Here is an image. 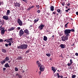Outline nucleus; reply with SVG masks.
<instances>
[{
    "mask_svg": "<svg viewBox=\"0 0 78 78\" xmlns=\"http://www.w3.org/2000/svg\"><path fill=\"white\" fill-rule=\"evenodd\" d=\"M75 77H76V75H73L72 76V78H75Z\"/></svg>",
    "mask_w": 78,
    "mask_h": 78,
    "instance_id": "29",
    "label": "nucleus"
},
{
    "mask_svg": "<svg viewBox=\"0 0 78 78\" xmlns=\"http://www.w3.org/2000/svg\"><path fill=\"white\" fill-rule=\"evenodd\" d=\"M60 77H61V78H62L63 77V76H60Z\"/></svg>",
    "mask_w": 78,
    "mask_h": 78,
    "instance_id": "56",
    "label": "nucleus"
},
{
    "mask_svg": "<svg viewBox=\"0 0 78 78\" xmlns=\"http://www.w3.org/2000/svg\"><path fill=\"white\" fill-rule=\"evenodd\" d=\"M2 26L0 27V30H2Z\"/></svg>",
    "mask_w": 78,
    "mask_h": 78,
    "instance_id": "46",
    "label": "nucleus"
},
{
    "mask_svg": "<svg viewBox=\"0 0 78 78\" xmlns=\"http://www.w3.org/2000/svg\"><path fill=\"white\" fill-rule=\"evenodd\" d=\"M5 27H2V28H1V30H4V29H5Z\"/></svg>",
    "mask_w": 78,
    "mask_h": 78,
    "instance_id": "52",
    "label": "nucleus"
},
{
    "mask_svg": "<svg viewBox=\"0 0 78 78\" xmlns=\"http://www.w3.org/2000/svg\"><path fill=\"white\" fill-rule=\"evenodd\" d=\"M24 34V32L23 31L22 29H21V30H20L19 32V35L20 36H22V35H23Z\"/></svg>",
    "mask_w": 78,
    "mask_h": 78,
    "instance_id": "5",
    "label": "nucleus"
},
{
    "mask_svg": "<svg viewBox=\"0 0 78 78\" xmlns=\"http://www.w3.org/2000/svg\"><path fill=\"white\" fill-rule=\"evenodd\" d=\"M69 23H67L65 26V27L67 28V24Z\"/></svg>",
    "mask_w": 78,
    "mask_h": 78,
    "instance_id": "33",
    "label": "nucleus"
},
{
    "mask_svg": "<svg viewBox=\"0 0 78 78\" xmlns=\"http://www.w3.org/2000/svg\"><path fill=\"white\" fill-rule=\"evenodd\" d=\"M5 62H6L4 60L3 61H1V64H2V65H3V64H5Z\"/></svg>",
    "mask_w": 78,
    "mask_h": 78,
    "instance_id": "20",
    "label": "nucleus"
},
{
    "mask_svg": "<svg viewBox=\"0 0 78 78\" xmlns=\"http://www.w3.org/2000/svg\"><path fill=\"white\" fill-rule=\"evenodd\" d=\"M15 70L16 72H17V71H18V69H17V67H15Z\"/></svg>",
    "mask_w": 78,
    "mask_h": 78,
    "instance_id": "27",
    "label": "nucleus"
},
{
    "mask_svg": "<svg viewBox=\"0 0 78 78\" xmlns=\"http://www.w3.org/2000/svg\"><path fill=\"white\" fill-rule=\"evenodd\" d=\"M17 60H19H19L22 59V57L21 56L18 57L17 58Z\"/></svg>",
    "mask_w": 78,
    "mask_h": 78,
    "instance_id": "23",
    "label": "nucleus"
},
{
    "mask_svg": "<svg viewBox=\"0 0 78 78\" xmlns=\"http://www.w3.org/2000/svg\"><path fill=\"white\" fill-rule=\"evenodd\" d=\"M51 37H54V35H53Z\"/></svg>",
    "mask_w": 78,
    "mask_h": 78,
    "instance_id": "61",
    "label": "nucleus"
},
{
    "mask_svg": "<svg viewBox=\"0 0 78 78\" xmlns=\"http://www.w3.org/2000/svg\"><path fill=\"white\" fill-rule=\"evenodd\" d=\"M8 43H9V42L10 43V41H8V42H7Z\"/></svg>",
    "mask_w": 78,
    "mask_h": 78,
    "instance_id": "63",
    "label": "nucleus"
},
{
    "mask_svg": "<svg viewBox=\"0 0 78 78\" xmlns=\"http://www.w3.org/2000/svg\"><path fill=\"white\" fill-rule=\"evenodd\" d=\"M39 73V75H41V71H40Z\"/></svg>",
    "mask_w": 78,
    "mask_h": 78,
    "instance_id": "50",
    "label": "nucleus"
},
{
    "mask_svg": "<svg viewBox=\"0 0 78 78\" xmlns=\"http://www.w3.org/2000/svg\"><path fill=\"white\" fill-rule=\"evenodd\" d=\"M2 19H5V20H8L9 18H8V16H4L2 17Z\"/></svg>",
    "mask_w": 78,
    "mask_h": 78,
    "instance_id": "7",
    "label": "nucleus"
},
{
    "mask_svg": "<svg viewBox=\"0 0 78 78\" xmlns=\"http://www.w3.org/2000/svg\"><path fill=\"white\" fill-rule=\"evenodd\" d=\"M2 52H3V53H6V52L7 51L6 49H2Z\"/></svg>",
    "mask_w": 78,
    "mask_h": 78,
    "instance_id": "21",
    "label": "nucleus"
},
{
    "mask_svg": "<svg viewBox=\"0 0 78 78\" xmlns=\"http://www.w3.org/2000/svg\"><path fill=\"white\" fill-rule=\"evenodd\" d=\"M18 29L19 30H20V27H18Z\"/></svg>",
    "mask_w": 78,
    "mask_h": 78,
    "instance_id": "51",
    "label": "nucleus"
},
{
    "mask_svg": "<svg viewBox=\"0 0 78 78\" xmlns=\"http://www.w3.org/2000/svg\"><path fill=\"white\" fill-rule=\"evenodd\" d=\"M70 3H69L68 4H67V6H70Z\"/></svg>",
    "mask_w": 78,
    "mask_h": 78,
    "instance_id": "49",
    "label": "nucleus"
},
{
    "mask_svg": "<svg viewBox=\"0 0 78 78\" xmlns=\"http://www.w3.org/2000/svg\"><path fill=\"white\" fill-rule=\"evenodd\" d=\"M15 6H18V7H20V2L18 3L17 2H16L14 3Z\"/></svg>",
    "mask_w": 78,
    "mask_h": 78,
    "instance_id": "6",
    "label": "nucleus"
},
{
    "mask_svg": "<svg viewBox=\"0 0 78 78\" xmlns=\"http://www.w3.org/2000/svg\"><path fill=\"white\" fill-rule=\"evenodd\" d=\"M30 52V51L29 50H28L27 51H26V54H27V53H28Z\"/></svg>",
    "mask_w": 78,
    "mask_h": 78,
    "instance_id": "31",
    "label": "nucleus"
},
{
    "mask_svg": "<svg viewBox=\"0 0 78 78\" xmlns=\"http://www.w3.org/2000/svg\"><path fill=\"white\" fill-rule=\"evenodd\" d=\"M8 44L9 46H11V43H9Z\"/></svg>",
    "mask_w": 78,
    "mask_h": 78,
    "instance_id": "44",
    "label": "nucleus"
},
{
    "mask_svg": "<svg viewBox=\"0 0 78 78\" xmlns=\"http://www.w3.org/2000/svg\"><path fill=\"white\" fill-rule=\"evenodd\" d=\"M6 70V68H3V71H5Z\"/></svg>",
    "mask_w": 78,
    "mask_h": 78,
    "instance_id": "45",
    "label": "nucleus"
},
{
    "mask_svg": "<svg viewBox=\"0 0 78 78\" xmlns=\"http://www.w3.org/2000/svg\"><path fill=\"white\" fill-rule=\"evenodd\" d=\"M6 42H8V40L6 39Z\"/></svg>",
    "mask_w": 78,
    "mask_h": 78,
    "instance_id": "58",
    "label": "nucleus"
},
{
    "mask_svg": "<svg viewBox=\"0 0 78 78\" xmlns=\"http://www.w3.org/2000/svg\"><path fill=\"white\" fill-rule=\"evenodd\" d=\"M38 20H39V19H37L35 20H34L35 23H36V22H37V21H38Z\"/></svg>",
    "mask_w": 78,
    "mask_h": 78,
    "instance_id": "26",
    "label": "nucleus"
},
{
    "mask_svg": "<svg viewBox=\"0 0 78 78\" xmlns=\"http://www.w3.org/2000/svg\"><path fill=\"white\" fill-rule=\"evenodd\" d=\"M40 71L43 72L44 70V66H42L40 67Z\"/></svg>",
    "mask_w": 78,
    "mask_h": 78,
    "instance_id": "8",
    "label": "nucleus"
},
{
    "mask_svg": "<svg viewBox=\"0 0 78 78\" xmlns=\"http://www.w3.org/2000/svg\"><path fill=\"white\" fill-rule=\"evenodd\" d=\"M57 11L58 12V13H60V14H62V13L61 12V10H60V9H57Z\"/></svg>",
    "mask_w": 78,
    "mask_h": 78,
    "instance_id": "22",
    "label": "nucleus"
},
{
    "mask_svg": "<svg viewBox=\"0 0 78 78\" xmlns=\"http://www.w3.org/2000/svg\"><path fill=\"white\" fill-rule=\"evenodd\" d=\"M19 77V78H22V75H20L19 76H18Z\"/></svg>",
    "mask_w": 78,
    "mask_h": 78,
    "instance_id": "35",
    "label": "nucleus"
},
{
    "mask_svg": "<svg viewBox=\"0 0 78 78\" xmlns=\"http://www.w3.org/2000/svg\"><path fill=\"white\" fill-rule=\"evenodd\" d=\"M69 38V36H65L64 35L62 37H61V40L62 41L66 42V41H67L68 40V39Z\"/></svg>",
    "mask_w": 78,
    "mask_h": 78,
    "instance_id": "3",
    "label": "nucleus"
},
{
    "mask_svg": "<svg viewBox=\"0 0 78 78\" xmlns=\"http://www.w3.org/2000/svg\"><path fill=\"white\" fill-rule=\"evenodd\" d=\"M64 34L66 36H68L69 37L70 36V29H66L64 31Z\"/></svg>",
    "mask_w": 78,
    "mask_h": 78,
    "instance_id": "2",
    "label": "nucleus"
},
{
    "mask_svg": "<svg viewBox=\"0 0 78 78\" xmlns=\"http://www.w3.org/2000/svg\"><path fill=\"white\" fill-rule=\"evenodd\" d=\"M20 75H19V73H16V76H19Z\"/></svg>",
    "mask_w": 78,
    "mask_h": 78,
    "instance_id": "37",
    "label": "nucleus"
},
{
    "mask_svg": "<svg viewBox=\"0 0 78 78\" xmlns=\"http://www.w3.org/2000/svg\"><path fill=\"white\" fill-rule=\"evenodd\" d=\"M4 67L6 68L10 67V66L9 65H8V63H7L5 65Z\"/></svg>",
    "mask_w": 78,
    "mask_h": 78,
    "instance_id": "16",
    "label": "nucleus"
},
{
    "mask_svg": "<svg viewBox=\"0 0 78 78\" xmlns=\"http://www.w3.org/2000/svg\"><path fill=\"white\" fill-rule=\"evenodd\" d=\"M44 27V25H43V24H41L39 27V28L40 30H41L43 28V27Z\"/></svg>",
    "mask_w": 78,
    "mask_h": 78,
    "instance_id": "11",
    "label": "nucleus"
},
{
    "mask_svg": "<svg viewBox=\"0 0 78 78\" xmlns=\"http://www.w3.org/2000/svg\"><path fill=\"white\" fill-rule=\"evenodd\" d=\"M65 7H66V9H68V7H67V6H65Z\"/></svg>",
    "mask_w": 78,
    "mask_h": 78,
    "instance_id": "60",
    "label": "nucleus"
},
{
    "mask_svg": "<svg viewBox=\"0 0 78 78\" xmlns=\"http://www.w3.org/2000/svg\"><path fill=\"white\" fill-rule=\"evenodd\" d=\"M10 13V10H8L7 11V13L6 15V16H8V15H9V14Z\"/></svg>",
    "mask_w": 78,
    "mask_h": 78,
    "instance_id": "19",
    "label": "nucleus"
},
{
    "mask_svg": "<svg viewBox=\"0 0 78 78\" xmlns=\"http://www.w3.org/2000/svg\"><path fill=\"white\" fill-rule=\"evenodd\" d=\"M34 6H32L31 7V8H34Z\"/></svg>",
    "mask_w": 78,
    "mask_h": 78,
    "instance_id": "57",
    "label": "nucleus"
},
{
    "mask_svg": "<svg viewBox=\"0 0 78 78\" xmlns=\"http://www.w3.org/2000/svg\"><path fill=\"white\" fill-rule=\"evenodd\" d=\"M15 30V27H12L9 29H8V31H12V30Z\"/></svg>",
    "mask_w": 78,
    "mask_h": 78,
    "instance_id": "13",
    "label": "nucleus"
},
{
    "mask_svg": "<svg viewBox=\"0 0 78 78\" xmlns=\"http://www.w3.org/2000/svg\"><path fill=\"white\" fill-rule=\"evenodd\" d=\"M72 64L71 63H68L67 64V65L68 66H70L72 65Z\"/></svg>",
    "mask_w": 78,
    "mask_h": 78,
    "instance_id": "28",
    "label": "nucleus"
},
{
    "mask_svg": "<svg viewBox=\"0 0 78 78\" xmlns=\"http://www.w3.org/2000/svg\"><path fill=\"white\" fill-rule=\"evenodd\" d=\"M40 12H41V10H38L37 11V12L38 13H40Z\"/></svg>",
    "mask_w": 78,
    "mask_h": 78,
    "instance_id": "40",
    "label": "nucleus"
},
{
    "mask_svg": "<svg viewBox=\"0 0 78 78\" xmlns=\"http://www.w3.org/2000/svg\"><path fill=\"white\" fill-rule=\"evenodd\" d=\"M28 45L26 44H21L20 46H17V48L19 49H22L23 50H25L27 48Z\"/></svg>",
    "mask_w": 78,
    "mask_h": 78,
    "instance_id": "1",
    "label": "nucleus"
},
{
    "mask_svg": "<svg viewBox=\"0 0 78 78\" xmlns=\"http://www.w3.org/2000/svg\"><path fill=\"white\" fill-rule=\"evenodd\" d=\"M66 12H68L69 11V10H65Z\"/></svg>",
    "mask_w": 78,
    "mask_h": 78,
    "instance_id": "55",
    "label": "nucleus"
},
{
    "mask_svg": "<svg viewBox=\"0 0 78 78\" xmlns=\"http://www.w3.org/2000/svg\"><path fill=\"white\" fill-rule=\"evenodd\" d=\"M36 63L37 64V65H38V67H41V66H42V65H41V62H40L38 61H37Z\"/></svg>",
    "mask_w": 78,
    "mask_h": 78,
    "instance_id": "10",
    "label": "nucleus"
},
{
    "mask_svg": "<svg viewBox=\"0 0 78 78\" xmlns=\"http://www.w3.org/2000/svg\"><path fill=\"white\" fill-rule=\"evenodd\" d=\"M6 47H8V44H5Z\"/></svg>",
    "mask_w": 78,
    "mask_h": 78,
    "instance_id": "42",
    "label": "nucleus"
},
{
    "mask_svg": "<svg viewBox=\"0 0 78 78\" xmlns=\"http://www.w3.org/2000/svg\"><path fill=\"white\" fill-rule=\"evenodd\" d=\"M1 30V33L2 35H3L5 33V29H2Z\"/></svg>",
    "mask_w": 78,
    "mask_h": 78,
    "instance_id": "12",
    "label": "nucleus"
},
{
    "mask_svg": "<svg viewBox=\"0 0 78 78\" xmlns=\"http://www.w3.org/2000/svg\"><path fill=\"white\" fill-rule=\"evenodd\" d=\"M59 47H61V48H65L66 47V44H61Z\"/></svg>",
    "mask_w": 78,
    "mask_h": 78,
    "instance_id": "9",
    "label": "nucleus"
},
{
    "mask_svg": "<svg viewBox=\"0 0 78 78\" xmlns=\"http://www.w3.org/2000/svg\"><path fill=\"white\" fill-rule=\"evenodd\" d=\"M75 55H76V56H78V53H75Z\"/></svg>",
    "mask_w": 78,
    "mask_h": 78,
    "instance_id": "43",
    "label": "nucleus"
},
{
    "mask_svg": "<svg viewBox=\"0 0 78 78\" xmlns=\"http://www.w3.org/2000/svg\"><path fill=\"white\" fill-rule=\"evenodd\" d=\"M22 1H23V2H26L27 3V0H22Z\"/></svg>",
    "mask_w": 78,
    "mask_h": 78,
    "instance_id": "48",
    "label": "nucleus"
},
{
    "mask_svg": "<svg viewBox=\"0 0 78 78\" xmlns=\"http://www.w3.org/2000/svg\"><path fill=\"white\" fill-rule=\"evenodd\" d=\"M36 7H37V8H38V9H39V8H40V7L39 6V5H36Z\"/></svg>",
    "mask_w": 78,
    "mask_h": 78,
    "instance_id": "41",
    "label": "nucleus"
},
{
    "mask_svg": "<svg viewBox=\"0 0 78 78\" xmlns=\"http://www.w3.org/2000/svg\"><path fill=\"white\" fill-rule=\"evenodd\" d=\"M3 40L2 39H0V42H3Z\"/></svg>",
    "mask_w": 78,
    "mask_h": 78,
    "instance_id": "39",
    "label": "nucleus"
},
{
    "mask_svg": "<svg viewBox=\"0 0 78 78\" xmlns=\"http://www.w3.org/2000/svg\"><path fill=\"white\" fill-rule=\"evenodd\" d=\"M76 15H78V12H76Z\"/></svg>",
    "mask_w": 78,
    "mask_h": 78,
    "instance_id": "54",
    "label": "nucleus"
},
{
    "mask_svg": "<svg viewBox=\"0 0 78 78\" xmlns=\"http://www.w3.org/2000/svg\"><path fill=\"white\" fill-rule=\"evenodd\" d=\"M4 60L5 61V62L6 61H8L9 60V57H6Z\"/></svg>",
    "mask_w": 78,
    "mask_h": 78,
    "instance_id": "15",
    "label": "nucleus"
},
{
    "mask_svg": "<svg viewBox=\"0 0 78 78\" xmlns=\"http://www.w3.org/2000/svg\"><path fill=\"white\" fill-rule=\"evenodd\" d=\"M51 11H54V6H51L50 7Z\"/></svg>",
    "mask_w": 78,
    "mask_h": 78,
    "instance_id": "17",
    "label": "nucleus"
},
{
    "mask_svg": "<svg viewBox=\"0 0 78 78\" xmlns=\"http://www.w3.org/2000/svg\"><path fill=\"white\" fill-rule=\"evenodd\" d=\"M54 76H56V74H55L54 75Z\"/></svg>",
    "mask_w": 78,
    "mask_h": 78,
    "instance_id": "64",
    "label": "nucleus"
},
{
    "mask_svg": "<svg viewBox=\"0 0 78 78\" xmlns=\"http://www.w3.org/2000/svg\"><path fill=\"white\" fill-rule=\"evenodd\" d=\"M52 68L51 70H53V71H56V69H55V68H54L53 67H52Z\"/></svg>",
    "mask_w": 78,
    "mask_h": 78,
    "instance_id": "25",
    "label": "nucleus"
},
{
    "mask_svg": "<svg viewBox=\"0 0 78 78\" xmlns=\"http://www.w3.org/2000/svg\"><path fill=\"white\" fill-rule=\"evenodd\" d=\"M53 14H56V11L53 12Z\"/></svg>",
    "mask_w": 78,
    "mask_h": 78,
    "instance_id": "47",
    "label": "nucleus"
},
{
    "mask_svg": "<svg viewBox=\"0 0 78 78\" xmlns=\"http://www.w3.org/2000/svg\"><path fill=\"white\" fill-rule=\"evenodd\" d=\"M62 6H64L65 5V3H64V2H63L62 3Z\"/></svg>",
    "mask_w": 78,
    "mask_h": 78,
    "instance_id": "38",
    "label": "nucleus"
},
{
    "mask_svg": "<svg viewBox=\"0 0 78 78\" xmlns=\"http://www.w3.org/2000/svg\"><path fill=\"white\" fill-rule=\"evenodd\" d=\"M70 63L72 64L73 63V61H72V60L70 59Z\"/></svg>",
    "mask_w": 78,
    "mask_h": 78,
    "instance_id": "34",
    "label": "nucleus"
},
{
    "mask_svg": "<svg viewBox=\"0 0 78 78\" xmlns=\"http://www.w3.org/2000/svg\"><path fill=\"white\" fill-rule=\"evenodd\" d=\"M1 24H2V25H3V24H4V21H3V23H1Z\"/></svg>",
    "mask_w": 78,
    "mask_h": 78,
    "instance_id": "53",
    "label": "nucleus"
},
{
    "mask_svg": "<svg viewBox=\"0 0 78 78\" xmlns=\"http://www.w3.org/2000/svg\"><path fill=\"white\" fill-rule=\"evenodd\" d=\"M17 22H18V23H19V25H20V26H22V25L23 24V23H22V22L19 19H18Z\"/></svg>",
    "mask_w": 78,
    "mask_h": 78,
    "instance_id": "4",
    "label": "nucleus"
},
{
    "mask_svg": "<svg viewBox=\"0 0 78 78\" xmlns=\"http://www.w3.org/2000/svg\"><path fill=\"white\" fill-rule=\"evenodd\" d=\"M11 42L12 43H13L14 41H11Z\"/></svg>",
    "mask_w": 78,
    "mask_h": 78,
    "instance_id": "62",
    "label": "nucleus"
},
{
    "mask_svg": "<svg viewBox=\"0 0 78 78\" xmlns=\"http://www.w3.org/2000/svg\"><path fill=\"white\" fill-rule=\"evenodd\" d=\"M1 5H2V2H0V6H1Z\"/></svg>",
    "mask_w": 78,
    "mask_h": 78,
    "instance_id": "59",
    "label": "nucleus"
},
{
    "mask_svg": "<svg viewBox=\"0 0 78 78\" xmlns=\"http://www.w3.org/2000/svg\"><path fill=\"white\" fill-rule=\"evenodd\" d=\"M24 33H27V34H29L30 32L28 31V30L26 29L24 30Z\"/></svg>",
    "mask_w": 78,
    "mask_h": 78,
    "instance_id": "14",
    "label": "nucleus"
},
{
    "mask_svg": "<svg viewBox=\"0 0 78 78\" xmlns=\"http://www.w3.org/2000/svg\"><path fill=\"white\" fill-rule=\"evenodd\" d=\"M43 40L45 41H47V37L45 36H44V37Z\"/></svg>",
    "mask_w": 78,
    "mask_h": 78,
    "instance_id": "18",
    "label": "nucleus"
},
{
    "mask_svg": "<svg viewBox=\"0 0 78 78\" xmlns=\"http://www.w3.org/2000/svg\"><path fill=\"white\" fill-rule=\"evenodd\" d=\"M70 30V32H71V31H72V32L75 31V30L73 29L71 30Z\"/></svg>",
    "mask_w": 78,
    "mask_h": 78,
    "instance_id": "30",
    "label": "nucleus"
},
{
    "mask_svg": "<svg viewBox=\"0 0 78 78\" xmlns=\"http://www.w3.org/2000/svg\"><path fill=\"white\" fill-rule=\"evenodd\" d=\"M57 77L58 78H59L60 77V76H59V73H57Z\"/></svg>",
    "mask_w": 78,
    "mask_h": 78,
    "instance_id": "32",
    "label": "nucleus"
},
{
    "mask_svg": "<svg viewBox=\"0 0 78 78\" xmlns=\"http://www.w3.org/2000/svg\"><path fill=\"white\" fill-rule=\"evenodd\" d=\"M46 56H48V57H50V55H51V54L50 53L46 54Z\"/></svg>",
    "mask_w": 78,
    "mask_h": 78,
    "instance_id": "24",
    "label": "nucleus"
},
{
    "mask_svg": "<svg viewBox=\"0 0 78 78\" xmlns=\"http://www.w3.org/2000/svg\"><path fill=\"white\" fill-rule=\"evenodd\" d=\"M8 40H9V41H12V38H11L10 39H8Z\"/></svg>",
    "mask_w": 78,
    "mask_h": 78,
    "instance_id": "36",
    "label": "nucleus"
}]
</instances>
